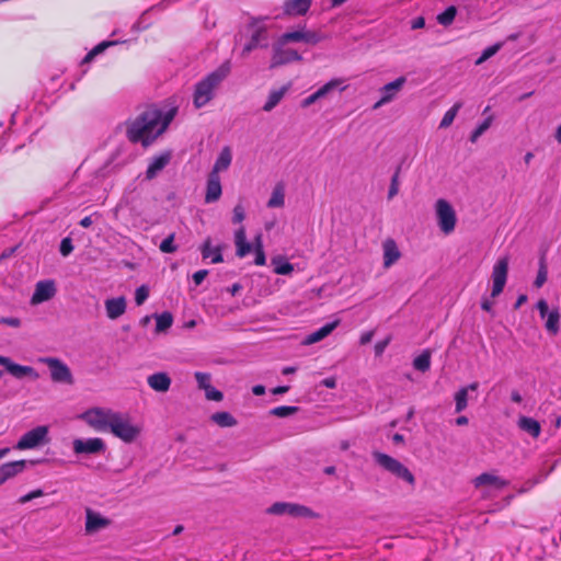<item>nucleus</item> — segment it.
<instances>
[{"mask_svg":"<svg viewBox=\"0 0 561 561\" xmlns=\"http://www.w3.org/2000/svg\"><path fill=\"white\" fill-rule=\"evenodd\" d=\"M399 173H400V168L397 169V171L394 172V174L391 178V183H390V187L388 191L389 199H392L399 192Z\"/></svg>","mask_w":561,"mask_h":561,"instance_id":"obj_49","label":"nucleus"},{"mask_svg":"<svg viewBox=\"0 0 561 561\" xmlns=\"http://www.w3.org/2000/svg\"><path fill=\"white\" fill-rule=\"evenodd\" d=\"M232 161V153L230 147L226 146L221 149L216 162L210 172L219 174V172L227 170Z\"/></svg>","mask_w":561,"mask_h":561,"instance_id":"obj_26","label":"nucleus"},{"mask_svg":"<svg viewBox=\"0 0 561 561\" xmlns=\"http://www.w3.org/2000/svg\"><path fill=\"white\" fill-rule=\"evenodd\" d=\"M108 431L124 442H131L138 435V430L134 426L128 415L116 412Z\"/></svg>","mask_w":561,"mask_h":561,"instance_id":"obj_6","label":"nucleus"},{"mask_svg":"<svg viewBox=\"0 0 561 561\" xmlns=\"http://www.w3.org/2000/svg\"><path fill=\"white\" fill-rule=\"evenodd\" d=\"M36 463L35 461L27 462L26 460H16L7 462L0 466V485H2L7 480L18 476L19 473L23 472L26 468V465Z\"/></svg>","mask_w":561,"mask_h":561,"instance_id":"obj_16","label":"nucleus"},{"mask_svg":"<svg viewBox=\"0 0 561 561\" xmlns=\"http://www.w3.org/2000/svg\"><path fill=\"white\" fill-rule=\"evenodd\" d=\"M205 396L208 400H211V401H221L224 398L222 392L215 389L211 385H210V388H207L205 390Z\"/></svg>","mask_w":561,"mask_h":561,"instance_id":"obj_54","label":"nucleus"},{"mask_svg":"<svg viewBox=\"0 0 561 561\" xmlns=\"http://www.w3.org/2000/svg\"><path fill=\"white\" fill-rule=\"evenodd\" d=\"M49 428L46 425H39L26 432L18 440L15 448L19 450L33 449L48 443Z\"/></svg>","mask_w":561,"mask_h":561,"instance_id":"obj_7","label":"nucleus"},{"mask_svg":"<svg viewBox=\"0 0 561 561\" xmlns=\"http://www.w3.org/2000/svg\"><path fill=\"white\" fill-rule=\"evenodd\" d=\"M457 14V9L454 5L448 7L444 12L437 15V22L444 26L453 23Z\"/></svg>","mask_w":561,"mask_h":561,"instance_id":"obj_45","label":"nucleus"},{"mask_svg":"<svg viewBox=\"0 0 561 561\" xmlns=\"http://www.w3.org/2000/svg\"><path fill=\"white\" fill-rule=\"evenodd\" d=\"M267 513L273 515H290L310 517L312 511L304 505L286 502H276L267 508Z\"/></svg>","mask_w":561,"mask_h":561,"instance_id":"obj_12","label":"nucleus"},{"mask_svg":"<svg viewBox=\"0 0 561 561\" xmlns=\"http://www.w3.org/2000/svg\"><path fill=\"white\" fill-rule=\"evenodd\" d=\"M272 264L274 265V272L277 275H288L294 271V265L283 257H273Z\"/></svg>","mask_w":561,"mask_h":561,"instance_id":"obj_36","label":"nucleus"},{"mask_svg":"<svg viewBox=\"0 0 561 561\" xmlns=\"http://www.w3.org/2000/svg\"><path fill=\"white\" fill-rule=\"evenodd\" d=\"M126 135L128 139L133 142H138L140 140V119L135 118L134 121H129L126 123Z\"/></svg>","mask_w":561,"mask_h":561,"instance_id":"obj_37","label":"nucleus"},{"mask_svg":"<svg viewBox=\"0 0 561 561\" xmlns=\"http://www.w3.org/2000/svg\"><path fill=\"white\" fill-rule=\"evenodd\" d=\"M468 405V388H460L455 393V411L462 412Z\"/></svg>","mask_w":561,"mask_h":561,"instance_id":"obj_40","label":"nucleus"},{"mask_svg":"<svg viewBox=\"0 0 561 561\" xmlns=\"http://www.w3.org/2000/svg\"><path fill=\"white\" fill-rule=\"evenodd\" d=\"M312 0H285L283 10L284 14L288 16L305 15L310 7Z\"/></svg>","mask_w":561,"mask_h":561,"instance_id":"obj_20","label":"nucleus"},{"mask_svg":"<svg viewBox=\"0 0 561 561\" xmlns=\"http://www.w3.org/2000/svg\"><path fill=\"white\" fill-rule=\"evenodd\" d=\"M38 363L47 365L54 382L72 385L73 377L70 368L57 357H39Z\"/></svg>","mask_w":561,"mask_h":561,"instance_id":"obj_5","label":"nucleus"},{"mask_svg":"<svg viewBox=\"0 0 561 561\" xmlns=\"http://www.w3.org/2000/svg\"><path fill=\"white\" fill-rule=\"evenodd\" d=\"M117 41H104L100 44H98L95 47H93L84 57V62H90L95 56L103 53L106 48L116 45Z\"/></svg>","mask_w":561,"mask_h":561,"instance_id":"obj_41","label":"nucleus"},{"mask_svg":"<svg viewBox=\"0 0 561 561\" xmlns=\"http://www.w3.org/2000/svg\"><path fill=\"white\" fill-rule=\"evenodd\" d=\"M537 308L539 310V313H540V317L541 318H546V316L549 313L548 312V304L546 302V300L543 299H540L538 302H537Z\"/></svg>","mask_w":561,"mask_h":561,"instance_id":"obj_59","label":"nucleus"},{"mask_svg":"<svg viewBox=\"0 0 561 561\" xmlns=\"http://www.w3.org/2000/svg\"><path fill=\"white\" fill-rule=\"evenodd\" d=\"M72 250H73V247H72L71 240L69 238H65L60 243V253L64 256H67L68 254H70L72 252Z\"/></svg>","mask_w":561,"mask_h":561,"instance_id":"obj_56","label":"nucleus"},{"mask_svg":"<svg viewBox=\"0 0 561 561\" xmlns=\"http://www.w3.org/2000/svg\"><path fill=\"white\" fill-rule=\"evenodd\" d=\"M176 112V107H172L165 113L157 108H148L142 113V147L149 146L167 130Z\"/></svg>","mask_w":561,"mask_h":561,"instance_id":"obj_1","label":"nucleus"},{"mask_svg":"<svg viewBox=\"0 0 561 561\" xmlns=\"http://www.w3.org/2000/svg\"><path fill=\"white\" fill-rule=\"evenodd\" d=\"M425 25V19L423 16L415 18L411 23L412 30L422 28Z\"/></svg>","mask_w":561,"mask_h":561,"instance_id":"obj_60","label":"nucleus"},{"mask_svg":"<svg viewBox=\"0 0 561 561\" xmlns=\"http://www.w3.org/2000/svg\"><path fill=\"white\" fill-rule=\"evenodd\" d=\"M492 123V117H488L484 119L471 134L470 140L474 142L490 126Z\"/></svg>","mask_w":561,"mask_h":561,"instance_id":"obj_46","label":"nucleus"},{"mask_svg":"<svg viewBox=\"0 0 561 561\" xmlns=\"http://www.w3.org/2000/svg\"><path fill=\"white\" fill-rule=\"evenodd\" d=\"M222 194L220 176L215 172H209L206 183L205 203L210 204L217 202Z\"/></svg>","mask_w":561,"mask_h":561,"instance_id":"obj_17","label":"nucleus"},{"mask_svg":"<svg viewBox=\"0 0 561 561\" xmlns=\"http://www.w3.org/2000/svg\"><path fill=\"white\" fill-rule=\"evenodd\" d=\"M159 249L163 253H173L176 250L174 245V234L167 237L159 245Z\"/></svg>","mask_w":561,"mask_h":561,"instance_id":"obj_48","label":"nucleus"},{"mask_svg":"<svg viewBox=\"0 0 561 561\" xmlns=\"http://www.w3.org/2000/svg\"><path fill=\"white\" fill-rule=\"evenodd\" d=\"M461 106H462V103H461V102H457V103H455V104H454V105H453V106H451V107H450V108H449V110L444 114V116H443V118H442V121H440V123H439V128H447V127H449V126L453 124V122H454V119H455V117H456L457 113H458V112H459V110L461 108Z\"/></svg>","mask_w":561,"mask_h":561,"instance_id":"obj_39","label":"nucleus"},{"mask_svg":"<svg viewBox=\"0 0 561 561\" xmlns=\"http://www.w3.org/2000/svg\"><path fill=\"white\" fill-rule=\"evenodd\" d=\"M202 256L204 260L210 259L211 263H220L224 261L220 248L211 249L209 238L205 240L202 247Z\"/></svg>","mask_w":561,"mask_h":561,"instance_id":"obj_31","label":"nucleus"},{"mask_svg":"<svg viewBox=\"0 0 561 561\" xmlns=\"http://www.w3.org/2000/svg\"><path fill=\"white\" fill-rule=\"evenodd\" d=\"M73 451L77 455L81 454H99L105 450V444L102 438L93 437L88 439L77 438L72 443Z\"/></svg>","mask_w":561,"mask_h":561,"instance_id":"obj_13","label":"nucleus"},{"mask_svg":"<svg viewBox=\"0 0 561 561\" xmlns=\"http://www.w3.org/2000/svg\"><path fill=\"white\" fill-rule=\"evenodd\" d=\"M404 82L405 78L400 77L394 81L385 84L380 90L381 99L374 105V108H378L381 105L389 103L394 98V95L401 90Z\"/></svg>","mask_w":561,"mask_h":561,"instance_id":"obj_18","label":"nucleus"},{"mask_svg":"<svg viewBox=\"0 0 561 561\" xmlns=\"http://www.w3.org/2000/svg\"><path fill=\"white\" fill-rule=\"evenodd\" d=\"M115 414L116 411L112 409L93 407L79 414L78 419L96 432H107Z\"/></svg>","mask_w":561,"mask_h":561,"instance_id":"obj_3","label":"nucleus"},{"mask_svg":"<svg viewBox=\"0 0 561 561\" xmlns=\"http://www.w3.org/2000/svg\"><path fill=\"white\" fill-rule=\"evenodd\" d=\"M501 45L500 44H495L493 46H490L488 48H485L482 53V55L478 58V60L476 61L477 65H480L482 64L483 61H485L486 59L491 58L493 55H495L497 53V50L500 49Z\"/></svg>","mask_w":561,"mask_h":561,"instance_id":"obj_51","label":"nucleus"},{"mask_svg":"<svg viewBox=\"0 0 561 561\" xmlns=\"http://www.w3.org/2000/svg\"><path fill=\"white\" fill-rule=\"evenodd\" d=\"M173 323V317L170 312H163L156 318V331L164 332L167 331Z\"/></svg>","mask_w":561,"mask_h":561,"instance_id":"obj_43","label":"nucleus"},{"mask_svg":"<svg viewBox=\"0 0 561 561\" xmlns=\"http://www.w3.org/2000/svg\"><path fill=\"white\" fill-rule=\"evenodd\" d=\"M508 256L500 257L492 270V290L491 298L500 296L505 287L508 274Z\"/></svg>","mask_w":561,"mask_h":561,"instance_id":"obj_9","label":"nucleus"},{"mask_svg":"<svg viewBox=\"0 0 561 561\" xmlns=\"http://www.w3.org/2000/svg\"><path fill=\"white\" fill-rule=\"evenodd\" d=\"M211 421L220 427H232L237 425V420L229 412H216L210 416Z\"/></svg>","mask_w":561,"mask_h":561,"instance_id":"obj_32","label":"nucleus"},{"mask_svg":"<svg viewBox=\"0 0 561 561\" xmlns=\"http://www.w3.org/2000/svg\"><path fill=\"white\" fill-rule=\"evenodd\" d=\"M321 41V36L317 32L307 30H297L294 32L284 33L279 37L280 45H286L289 42H305L308 44H318Z\"/></svg>","mask_w":561,"mask_h":561,"instance_id":"obj_15","label":"nucleus"},{"mask_svg":"<svg viewBox=\"0 0 561 561\" xmlns=\"http://www.w3.org/2000/svg\"><path fill=\"white\" fill-rule=\"evenodd\" d=\"M322 385L329 389H334L336 387V381L334 378H325L322 380Z\"/></svg>","mask_w":561,"mask_h":561,"instance_id":"obj_64","label":"nucleus"},{"mask_svg":"<svg viewBox=\"0 0 561 561\" xmlns=\"http://www.w3.org/2000/svg\"><path fill=\"white\" fill-rule=\"evenodd\" d=\"M492 307H493V301L489 298H483L482 301H481V308L486 311V312H491L492 311Z\"/></svg>","mask_w":561,"mask_h":561,"instance_id":"obj_63","label":"nucleus"},{"mask_svg":"<svg viewBox=\"0 0 561 561\" xmlns=\"http://www.w3.org/2000/svg\"><path fill=\"white\" fill-rule=\"evenodd\" d=\"M319 99V96L317 95L316 92H313L312 94H310L309 96H307L304 101H302V106L304 107H307V106H310L311 104H313L314 102H317Z\"/></svg>","mask_w":561,"mask_h":561,"instance_id":"obj_61","label":"nucleus"},{"mask_svg":"<svg viewBox=\"0 0 561 561\" xmlns=\"http://www.w3.org/2000/svg\"><path fill=\"white\" fill-rule=\"evenodd\" d=\"M299 411L298 407L295 405H280L270 410V415L276 417H287L296 414Z\"/></svg>","mask_w":561,"mask_h":561,"instance_id":"obj_42","label":"nucleus"},{"mask_svg":"<svg viewBox=\"0 0 561 561\" xmlns=\"http://www.w3.org/2000/svg\"><path fill=\"white\" fill-rule=\"evenodd\" d=\"M339 84V82L336 80H331L330 82L325 83L324 85H322L320 89H318L316 91L317 95L319 96V99H322L323 96H325L331 90H333L336 85Z\"/></svg>","mask_w":561,"mask_h":561,"instance_id":"obj_53","label":"nucleus"},{"mask_svg":"<svg viewBox=\"0 0 561 561\" xmlns=\"http://www.w3.org/2000/svg\"><path fill=\"white\" fill-rule=\"evenodd\" d=\"M518 426L531 437L537 438L540 435L541 427L538 421L533 417L522 416L518 420Z\"/></svg>","mask_w":561,"mask_h":561,"instance_id":"obj_29","label":"nucleus"},{"mask_svg":"<svg viewBox=\"0 0 561 561\" xmlns=\"http://www.w3.org/2000/svg\"><path fill=\"white\" fill-rule=\"evenodd\" d=\"M546 317H547L546 329L550 333L556 334L559 331V319H560L559 311L552 310Z\"/></svg>","mask_w":561,"mask_h":561,"instance_id":"obj_44","label":"nucleus"},{"mask_svg":"<svg viewBox=\"0 0 561 561\" xmlns=\"http://www.w3.org/2000/svg\"><path fill=\"white\" fill-rule=\"evenodd\" d=\"M473 483L476 488H480L483 485H492L496 489H503L508 484L507 481L503 480L502 478L488 472L478 476L474 479Z\"/></svg>","mask_w":561,"mask_h":561,"instance_id":"obj_24","label":"nucleus"},{"mask_svg":"<svg viewBox=\"0 0 561 561\" xmlns=\"http://www.w3.org/2000/svg\"><path fill=\"white\" fill-rule=\"evenodd\" d=\"M230 62L225 61L216 70L207 75L204 79L195 84L193 103L196 108L205 106L213 100L215 90L230 73Z\"/></svg>","mask_w":561,"mask_h":561,"instance_id":"obj_2","label":"nucleus"},{"mask_svg":"<svg viewBox=\"0 0 561 561\" xmlns=\"http://www.w3.org/2000/svg\"><path fill=\"white\" fill-rule=\"evenodd\" d=\"M234 242L237 247V255L239 257H244L251 252L252 245L247 242L245 238V229L244 227H240L234 234Z\"/></svg>","mask_w":561,"mask_h":561,"instance_id":"obj_27","label":"nucleus"},{"mask_svg":"<svg viewBox=\"0 0 561 561\" xmlns=\"http://www.w3.org/2000/svg\"><path fill=\"white\" fill-rule=\"evenodd\" d=\"M373 457L375 461L385 470L392 473L397 478L404 480L409 484L414 485L415 478L413 473L402 462L380 451H374Z\"/></svg>","mask_w":561,"mask_h":561,"instance_id":"obj_4","label":"nucleus"},{"mask_svg":"<svg viewBox=\"0 0 561 561\" xmlns=\"http://www.w3.org/2000/svg\"><path fill=\"white\" fill-rule=\"evenodd\" d=\"M339 323H340V321L335 320L331 323H327L325 325H323L320 329L316 330L314 332L310 333L306 337L305 344L310 345V344L320 342L321 340L327 337L339 325Z\"/></svg>","mask_w":561,"mask_h":561,"instance_id":"obj_25","label":"nucleus"},{"mask_svg":"<svg viewBox=\"0 0 561 561\" xmlns=\"http://www.w3.org/2000/svg\"><path fill=\"white\" fill-rule=\"evenodd\" d=\"M437 224L439 229L449 234L455 230L457 218L451 205L446 199H438L435 205Z\"/></svg>","mask_w":561,"mask_h":561,"instance_id":"obj_8","label":"nucleus"},{"mask_svg":"<svg viewBox=\"0 0 561 561\" xmlns=\"http://www.w3.org/2000/svg\"><path fill=\"white\" fill-rule=\"evenodd\" d=\"M106 316L114 320L119 318L126 311V299L116 297L105 300Z\"/></svg>","mask_w":561,"mask_h":561,"instance_id":"obj_21","label":"nucleus"},{"mask_svg":"<svg viewBox=\"0 0 561 561\" xmlns=\"http://www.w3.org/2000/svg\"><path fill=\"white\" fill-rule=\"evenodd\" d=\"M373 337H374V331L364 332L360 335V344L362 345L368 344L373 340Z\"/></svg>","mask_w":561,"mask_h":561,"instance_id":"obj_62","label":"nucleus"},{"mask_svg":"<svg viewBox=\"0 0 561 561\" xmlns=\"http://www.w3.org/2000/svg\"><path fill=\"white\" fill-rule=\"evenodd\" d=\"M285 204L284 187L278 184L274 187L272 196L267 202L270 208L283 207Z\"/></svg>","mask_w":561,"mask_h":561,"instance_id":"obj_33","label":"nucleus"},{"mask_svg":"<svg viewBox=\"0 0 561 561\" xmlns=\"http://www.w3.org/2000/svg\"><path fill=\"white\" fill-rule=\"evenodd\" d=\"M547 275H548L547 266H546L545 261L542 259L540 261V266H539V270H538L537 277H536L535 282H534V285L537 288H540L546 283Z\"/></svg>","mask_w":561,"mask_h":561,"instance_id":"obj_47","label":"nucleus"},{"mask_svg":"<svg viewBox=\"0 0 561 561\" xmlns=\"http://www.w3.org/2000/svg\"><path fill=\"white\" fill-rule=\"evenodd\" d=\"M383 266L386 268L390 267L400 259V251L397 247V243L392 239H387L383 244Z\"/></svg>","mask_w":561,"mask_h":561,"instance_id":"obj_22","label":"nucleus"},{"mask_svg":"<svg viewBox=\"0 0 561 561\" xmlns=\"http://www.w3.org/2000/svg\"><path fill=\"white\" fill-rule=\"evenodd\" d=\"M245 213L244 208L241 204H238L233 208V215H232V222L233 224H241L244 220Z\"/></svg>","mask_w":561,"mask_h":561,"instance_id":"obj_52","label":"nucleus"},{"mask_svg":"<svg viewBox=\"0 0 561 561\" xmlns=\"http://www.w3.org/2000/svg\"><path fill=\"white\" fill-rule=\"evenodd\" d=\"M413 367L422 373L427 371L431 367V352L425 350L415 357L413 360Z\"/></svg>","mask_w":561,"mask_h":561,"instance_id":"obj_35","label":"nucleus"},{"mask_svg":"<svg viewBox=\"0 0 561 561\" xmlns=\"http://www.w3.org/2000/svg\"><path fill=\"white\" fill-rule=\"evenodd\" d=\"M8 373H10L15 378L28 376L33 379H37L39 377L31 366H22L13 362L10 364Z\"/></svg>","mask_w":561,"mask_h":561,"instance_id":"obj_30","label":"nucleus"},{"mask_svg":"<svg viewBox=\"0 0 561 561\" xmlns=\"http://www.w3.org/2000/svg\"><path fill=\"white\" fill-rule=\"evenodd\" d=\"M208 272L206 270H199L193 274V282L195 285H201L202 282L207 276Z\"/></svg>","mask_w":561,"mask_h":561,"instance_id":"obj_58","label":"nucleus"},{"mask_svg":"<svg viewBox=\"0 0 561 561\" xmlns=\"http://www.w3.org/2000/svg\"><path fill=\"white\" fill-rule=\"evenodd\" d=\"M84 513V531L87 535L99 534L112 525V519L98 511L88 507Z\"/></svg>","mask_w":561,"mask_h":561,"instance_id":"obj_10","label":"nucleus"},{"mask_svg":"<svg viewBox=\"0 0 561 561\" xmlns=\"http://www.w3.org/2000/svg\"><path fill=\"white\" fill-rule=\"evenodd\" d=\"M253 247H254V252H255L254 264L257 266H263L266 262V257H265V253H264V247H263V240H262L261 233L255 236Z\"/></svg>","mask_w":561,"mask_h":561,"instance_id":"obj_34","label":"nucleus"},{"mask_svg":"<svg viewBox=\"0 0 561 561\" xmlns=\"http://www.w3.org/2000/svg\"><path fill=\"white\" fill-rule=\"evenodd\" d=\"M285 92H286V88L271 91V93L267 98V101L263 106V110L265 112L272 111L280 102Z\"/></svg>","mask_w":561,"mask_h":561,"instance_id":"obj_38","label":"nucleus"},{"mask_svg":"<svg viewBox=\"0 0 561 561\" xmlns=\"http://www.w3.org/2000/svg\"><path fill=\"white\" fill-rule=\"evenodd\" d=\"M390 340H391V337H390V336H388V337H386L385 340L379 341V342H377V343L375 344V354H376V356H380V355L385 352L386 347H387V346L389 345V343H390Z\"/></svg>","mask_w":561,"mask_h":561,"instance_id":"obj_57","label":"nucleus"},{"mask_svg":"<svg viewBox=\"0 0 561 561\" xmlns=\"http://www.w3.org/2000/svg\"><path fill=\"white\" fill-rule=\"evenodd\" d=\"M151 389L158 392H167L171 386V379L165 373H156L147 378Z\"/></svg>","mask_w":561,"mask_h":561,"instance_id":"obj_23","label":"nucleus"},{"mask_svg":"<svg viewBox=\"0 0 561 561\" xmlns=\"http://www.w3.org/2000/svg\"><path fill=\"white\" fill-rule=\"evenodd\" d=\"M42 495H43V491L41 489L31 491L30 493L20 497V503L25 504V503L32 501L33 499L39 497Z\"/></svg>","mask_w":561,"mask_h":561,"instance_id":"obj_55","label":"nucleus"},{"mask_svg":"<svg viewBox=\"0 0 561 561\" xmlns=\"http://www.w3.org/2000/svg\"><path fill=\"white\" fill-rule=\"evenodd\" d=\"M171 151H164L157 157H153L149 162L146 170V178L152 180L157 174L162 171L171 161Z\"/></svg>","mask_w":561,"mask_h":561,"instance_id":"obj_19","label":"nucleus"},{"mask_svg":"<svg viewBox=\"0 0 561 561\" xmlns=\"http://www.w3.org/2000/svg\"><path fill=\"white\" fill-rule=\"evenodd\" d=\"M195 379L198 383V387L203 390L210 388V375L207 373L197 371L195 373Z\"/></svg>","mask_w":561,"mask_h":561,"instance_id":"obj_50","label":"nucleus"},{"mask_svg":"<svg viewBox=\"0 0 561 561\" xmlns=\"http://www.w3.org/2000/svg\"><path fill=\"white\" fill-rule=\"evenodd\" d=\"M284 46L285 45H280L279 39L274 45L271 67H278L291 61L301 60V56L295 49L284 48Z\"/></svg>","mask_w":561,"mask_h":561,"instance_id":"obj_14","label":"nucleus"},{"mask_svg":"<svg viewBox=\"0 0 561 561\" xmlns=\"http://www.w3.org/2000/svg\"><path fill=\"white\" fill-rule=\"evenodd\" d=\"M57 293L56 282L54 279H44L35 284L33 295L30 299L32 306L46 302L55 297Z\"/></svg>","mask_w":561,"mask_h":561,"instance_id":"obj_11","label":"nucleus"},{"mask_svg":"<svg viewBox=\"0 0 561 561\" xmlns=\"http://www.w3.org/2000/svg\"><path fill=\"white\" fill-rule=\"evenodd\" d=\"M266 39V30L263 26L257 27L252 34L249 43L242 49V57H247L253 49L260 46L262 41Z\"/></svg>","mask_w":561,"mask_h":561,"instance_id":"obj_28","label":"nucleus"}]
</instances>
